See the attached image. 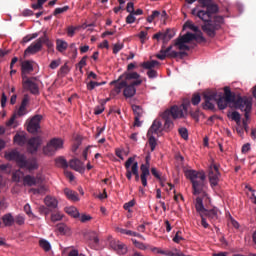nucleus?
<instances>
[{
	"instance_id": "nucleus-1",
	"label": "nucleus",
	"mask_w": 256,
	"mask_h": 256,
	"mask_svg": "<svg viewBox=\"0 0 256 256\" xmlns=\"http://www.w3.org/2000/svg\"><path fill=\"white\" fill-rule=\"evenodd\" d=\"M212 1L213 0H198L205 10L193 8L191 14L205 22V24L202 25V31L206 33L208 37L213 39L217 34L216 32L221 29L224 18L223 16H217V13H219V6H217V4H212Z\"/></svg>"
},
{
	"instance_id": "nucleus-2",
	"label": "nucleus",
	"mask_w": 256,
	"mask_h": 256,
	"mask_svg": "<svg viewBox=\"0 0 256 256\" xmlns=\"http://www.w3.org/2000/svg\"><path fill=\"white\" fill-rule=\"evenodd\" d=\"M120 79L124 80L116 84V93H121V89H124V97H135V93H137L136 87H139V85L143 83V80H141V75H139L137 72H124L123 76H120Z\"/></svg>"
},
{
	"instance_id": "nucleus-3",
	"label": "nucleus",
	"mask_w": 256,
	"mask_h": 256,
	"mask_svg": "<svg viewBox=\"0 0 256 256\" xmlns=\"http://www.w3.org/2000/svg\"><path fill=\"white\" fill-rule=\"evenodd\" d=\"M8 161H15L20 169H27V171H35L39 169V162L37 158L31 157L27 159V156L19 153L17 150H12L5 154Z\"/></svg>"
},
{
	"instance_id": "nucleus-4",
	"label": "nucleus",
	"mask_w": 256,
	"mask_h": 256,
	"mask_svg": "<svg viewBox=\"0 0 256 256\" xmlns=\"http://www.w3.org/2000/svg\"><path fill=\"white\" fill-rule=\"evenodd\" d=\"M202 96L204 99L202 108L206 111H215V103L221 111L227 109V106L229 105V102L223 96L217 95V91L206 90L203 92Z\"/></svg>"
},
{
	"instance_id": "nucleus-5",
	"label": "nucleus",
	"mask_w": 256,
	"mask_h": 256,
	"mask_svg": "<svg viewBox=\"0 0 256 256\" xmlns=\"http://www.w3.org/2000/svg\"><path fill=\"white\" fill-rule=\"evenodd\" d=\"M187 178L192 183V193L193 195H201V193H205V172H199L195 170H189L186 173Z\"/></svg>"
},
{
	"instance_id": "nucleus-6",
	"label": "nucleus",
	"mask_w": 256,
	"mask_h": 256,
	"mask_svg": "<svg viewBox=\"0 0 256 256\" xmlns=\"http://www.w3.org/2000/svg\"><path fill=\"white\" fill-rule=\"evenodd\" d=\"M191 107V102H184L181 106H172L170 109L164 111L168 117L172 119H183L187 115V111Z\"/></svg>"
},
{
	"instance_id": "nucleus-7",
	"label": "nucleus",
	"mask_w": 256,
	"mask_h": 256,
	"mask_svg": "<svg viewBox=\"0 0 256 256\" xmlns=\"http://www.w3.org/2000/svg\"><path fill=\"white\" fill-rule=\"evenodd\" d=\"M235 109H239L240 111H244L245 119H249V114L251 113V109H253V101L249 97H241L238 96L236 101L234 102Z\"/></svg>"
},
{
	"instance_id": "nucleus-8",
	"label": "nucleus",
	"mask_w": 256,
	"mask_h": 256,
	"mask_svg": "<svg viewBox=\"0 0 256 256\" xmlns=\"http://www.w3.org/2000/svg\"><path fill=\"white\" fill-rule=\"evenodd\" d=\"M59 149H63V140L60 138H53L43 147V153L48 157H51L57 153Z\"/></svg>"
},
{
	"instance_id": "nucleus-9",
	"label": "nucleus",
	"mask_w": 256,
	"mask_h": 256,
	"mask_svg": "<svg viewBox=\"0 0 256 256\" xmlns=\"http://www.w3.org/2000/svg\"><path fill=\"white\" fill-rule=\"evenodd\" d=\"M221 212L217 208H212L210 210L204 211L203 215L201 216L202 225H209V223H217L219 221V216Z\"/></svg>"
},
{
	"instance_id": "nucleus-10",
	"label": "nucleus",
	"mask_w": 256,
	"mask_h": 256,
	"mask_svg": "<svg viewBox=\"0 0 256 256\" xmlns=\"http://www.w3.org/2000/svg\"><path fill=\"white\" fill-rule=\"evenodd\" d=\"M107 241L109 243V247H111L117 255H127L128 248L125 243L113 238V236H108Z\"/></svg>"
},
{
	"instance_id": "nucleus-11",
	"label": "nucleus",
	"mask_w": 256,
	"mask_h": 256,
	"mask_svg": "<svg viewBox=\"0 0 256 256\" xmlns=\"http://www.w3.org/2000/svg\"><path fill=\"white\" fill-rule=\"evenodd\" d=\"M22 87L25 91H30L32 95H39V85L36 77L22 78Z\"/></svg>"
},
{
	"instance_id": "nucleus-12",
	"label": "nucleus",
	"mask_w": 256,
	"mask_h": 256,
	"mask_svg": "<svg viewBox=\"0 0 256 256\" xmlns=\"http://www.w3.org/2000/svg\"><path fill=\"white\" fill-rule=\"evenodd\" d=\"M145 164H141L140 166V178H141V184L143 187H147V177L151 175V171H149V168L151 167V155H147L145 157Z\"/></svg>"
},
{
	"instance_id": "nucleus-13",
	"label": "nucleus",
	"mask_w": 256,
	"mask_h": 256,
	"mask_svg": "<svg viewBox=\"0 0 256 256\" xmlns=\"http://www.w3.org/2000/svg\"><path fill=\"white\" fill-rule=\"evenodd\" d=\"M41 121H43V115L36 114L34 115L27 125V131L28 133H32V135H35V133H39L41 129Z\"/></svg>"
},
{
	"instance_id": "nucleus-14",
	"label": "nucleus",
	"mask_w": 256,
	"mask_h": 256,
	"mask_svg": "<svg viewBox=\"0 0 256 256\" xmlns=\"http://www.w3.org/2000/svg\"><path fill=\"white\" fill-rule=\"evenodd\" d=\"M208 179L212 189H215L219 185L221 173H219V167L217 165L213 164L209 167Z\"/></svg>"
},
{
	"instance_id": "nucleus-15",
	"label": "nucleus",
	"mask_w": 256,
	"mask_h": 256,
	"mask_svg": "<svg viewBox=\"0 0 256 256\" xmlns=\"http://www.w3.org/2000/svg\"><path fill=\"white\" fill-rule=\"evenodd\" d=\"M42 143H43V140L39 136H35L28 139L26 142V149L28 153H31V155H33L34 153H37Z\"/></svg>"
},
{
	"instance_id": "nucleus-16",
	"label": "nucleus",
	"mask_w": 256,
	"mask_h": 256,
	"mask_svg": "<svg viewBox=\"0 0 256 256\" xmlns=\"http://www.w3.org/2000/svg\"><path fill=\"white\" fill-rule=\"evenodd\" d=\"M163 123L160 120H154L149 128L148 135H161L163 133Z\"/></svg>"
},
{
	"instance_id": "nucleus-17",
	"label": "nucleus",
	"mask_w": 256,
	"mask_h": 256,
	"mask_svg": "<svg viewBox=\"0 0 256 256\" xmlns=\"http://www.w3.org/2000/svg\"><path fill=\"white\" fill-rule=\"evenodd\" d=\"M29 101H30L29 95L25 94L22 99L19 109L15 113L16 117H23V116L27 115V113H28L27 106L29 105Z\"/></svg>"
},
{
	"instance_id": "nucleus-18",
	"label": "nucleus",
	"mask_w": 256,
	"mask_h": 256,
	"mask_svg": "<svg viewBox=\"0 0 256 256\" xmlns=\"http://www.w3.org/2000/svg\"><path fill=\"white\" fill-rule=\"evenodd\" d=\"M33 64L29 60H25L21 64V77L22 79L25 77H29L27 75H31L33 73Z\"/></svg>"
},
{
	"instance_id": "nucleus-19",
	"label": "nucleus",
	"mask_w": 256,
	"mask_h": 256,
	"mask_svg": "<svg viewBox=\"0 0 256 256\" xmlns=\"http://www.w3.org/2000/svg\"><path fill=\"white\" fill-rule=\"evenodd\" d=\"M68 167L70 169H73L74 171H77L78 173H84L85 171V166H83V162L79 160L78 158H73L72 160L69 161Z\"/></svg>"
},
{
	"instance_id": "nucleus-20",
	"label": "nucleus",
	"mask_w": 256,
	"mask_h": 256,
	"mask_svg": "<svg viewBox=\"0 0 256 256\" xmlns=\"http://www.w3.org/2000/svg\"><path fill=\"white\" fill-rule=\"evenodd\" d=\"M42 49H43V44L41 42V38H38L25 50V53H30L31 55H35V53H39V51H41Z\"/></svg>"
},
{
	"instance_id": "nucleus-21",
	"label": "nucleus",
	"mask_w": 256,
	"mask_h": 256,
	"mask_svg": "<svg viewBox=\"0 0 256 256\" xmlns=\"http://www.w3.org/2000/svg\"><path fill=\"white\" fill-rule=\"evenodd\" d=\"M167 113H162L161 117L164 121L163 131L166 133H169V131H173V127H175V124L173 123V118L167 116Z\"/></svg>"
},
{
	"instance_id": "nucleus-22",
	"label": "nucleus",
	"mask_w": 256,
	"mask_h": 256,
	"mask_svg": "<svg viewBox=\"0 0 256 256\" xmlns=\"http://www.w3.org/2000/svg\"><path fill=\"white\" fill-rule=\"evenodd\" d=\"M133 163H136L135 157H129L124 164V167L126 169V178L128 179V181H131V179H133Z\"/></svg>"
},
{
	"instance_id": "nucleus-23",
	"label": "nucleus",
	"mask_w": 256,
	"mask_h": 256,
	"mask_svg": "<svg viewBox=\"0 0 256 256\" xmlns=\"http://www.w3.org/2000/svg\"><path fill=\"white\" fill-rule=\"evenodd\" d=\"M44 203L48 209H57L59 205V201L53 196H46L44 198Z\"/></svg>"
},
{
	"instance_id": "nucleus-24",
	"label": "nucleus",
	"mask_w": 256,
	"mask_h": 256,
	"mask_svg": "<svg viewBox=\"0 0 256 256\" xmlns=\"http://www.w3.org/2000/svg\"><path fill=\"white\" fill-rule=\"evenodd\" d=\"M228 103H234L237 101L235 93L231 92V88L228 86L224 87V96H222Z\"/></svg>"
},
{
	"instance_id": "nucleus-25",
	"label": "nucleus",
	"mask_w": 256,
	"mask_h": 256,
	"mask_svg": "<svg viewBox=\"0 0 256 256\" xmlns=\"http://www.w3.org/2000/svg\"><path fill=\"white\" fill-rule=\"evenodd\" d=\"M171 49H173V46H169L166 49L164 47H162V49L160 50V52L156 55L157 59H160V61H165V59H167V57L169 59H171Z\"/></svg>"
},
{
	"instance_id": "nucleus-26",
	"label": "nucleus",
	"mask_w": 256,
	"mask_h": 256,
	"mask_svg": "<svg viewBox=\"0 0 256 256\" xmlns=\"http://www.w3.org/2000/svg\"><path fill=\"white\" fill-rule=\"evenodd\" d=\"M115 231L116 233H120V235H128L129 237H141V234L129 229L122 228L121 226H116Z\"/></svg>"
},
{
	"instance_id": "nucleus-27",
	"label": "nucleus",
	"mask_w": 256,
	"mask_h": 256,
	"mask_svg": "<svg viewBox=\"0 0 256 256\" xmlns=\"http://www.w3.org/2000/svg\"><path fill=\"white\" fill-rule=\"evenodd\" d=\"M148 249H150V251L153 252L154 255H166V256H174L175 255V253L172 252L171 250H163L159 247L149 246Z\"/></svg>"
},
{
	"instance_id": "nucleus-28",
	"label": "nucleus",
	"mask_w": 256,
	"mask_h": 256,
	"mask_svg": "<svg viewBox=\"0 0 256 256\" xmlns=\"http://www.w3.org/2000/svg\"><path fill=\"white\" fill-rule=\"evenodd\" d=\"M64 194L69 199V201L77 202L79 201V194L76 191H73L69 188L64 189Z\"/></svg>"
},
{
	"instance_id": "nucleus-29",
	"label": "nucleus",
	"mask_w": 256,
	"mask_h": 256,
	"mask_svg": "<svg viewBox=\"0 0 256 256\" xmlns=\"http://www.w3.org/2000/svg\"><path fill=\"white\" fill-rule=\"evenodd\" d=\"M68 47H69V44L67 43V41L63 39L56 40V49L59 53H65Z\"/></svg>"
},
{
	"instance_id": "nucleus-30",
	"label": "nucleus",
	"mask_w": 256,
	"mask_h": 256,
	"mask_svg": "<svg viewBox=\"0 0 256 256\" xmlns=\"http://www.w3.org/2000/svg\"><path fill=\"white\" fill-rule=\"evenodd\" d=\"M195 207H196V211H197V213H199L200 217H202V215L205 213V211H207V209H205V206L203 205V198H201V197L196 198Z\"/></svg>"
},
{
	"instance_id": "nucleus-31",
	"label": "nucleus",
	"mask_w": 256,
	"mask_h": 256,
	"mask_svg": "<svg viewBox=\"0 0 256 256\" xmlns=\"http://www.w3.org/2000/svg\"><path fill=\"white\" fill-rule=\"evenodd\" d=\"M27 136L25 134H16L14 136V143L19 145L20 147H23V145H27Z\"/></svg>"
},
{
	"instance_id": "nucleus-32",
	"label": "nucleus",
	"mask_w": 256,
	"mask_h": 256,
	"mask_svg": "<svg viewBox=\"0 0 256 256\" xmlns=\"http://www.w3.org/2000/svg\"><path fill=\"white\" fill-rule=\"evenodd\" d=\"M56 167H60L61 169H67L69 167V163L65 157L60 156L55 159Z\"/></svg>"
},
{
	"instance_id": "nucleus-33",
	"label": "nucleus",
	"mask_w": 256,
	"mask_h": 256,
	"mask_svg": "<svg viewBox=\"0 0 256 256\" xmlns=\"http://www.w3.org/2000/svg\"><path fill=\"white\" fill-rule=\"evenodd\" d=\"M65 213H67V215H70V217H73L74 219H79L80 213L75 206L66 207Z\"/></svg>"
},
{
	"instance_id": "nucleus-34",
	"label": "nucleus",
	"mask_w": 256,
	"mask_h": 256,
	"mask_svg": "<svg viewBox=\"0 0 256 256\" xmlns=\"http://www.w3.org/2000/svg\"><path fill=\"white\" fill-rule=\"evenodd\" d=\"M23 184L28 187H33V185H37V178L31 175H26L23 178Z\"/></svg>"
},
{
	"instance_id": "nucleus-35",
	"label": "nucleus",
	"mask_w": 256,
	"mask_h": 256,
	"mask_svg": "<svg viewBox=\"0 0 256 256\" xmlns=\"http://www.w3.org/2000/svg\"><path fill=\"white\" fill-rule=\"evenodd\" d=\"M85 237H88L90 241H93L96 245H99V235L95 231H88L85 233Z\"/></svg>"
},
{
	"instance_id": "nucleus-36",
	"label": "nucleus",
	"mask_w": 256,
	"mask_h": 256,
	"mask_svg": "<svg viewBox=\"0 0 256 256\" xmlns=\"http://www.w3.org/2000/svg\"><path fill=\"white\" fill-rule=\"evenodd\" d=\"M157 65H159V61L152 60V61L143 62L141 64V67H143V69H148V71H150V70L154 69V67H157Z\"/></svg>"
},
{
	"instance_id": "nucleus-37",
	"label": "nucleus",
	"mask_w": 256,
	"mask_h": 256,
	"mask_svg": "<svg viewBox=\"0 0 256 256\" xmlns=\"http://www.w3.org/2000/svg\"><path fill=\"white\" fill-rule=\"evenodd\" d=\"M178 40L182 41L183 43H191V41L195 40V34H193L191 32H187L182 37H179Z\"/></svg>"
},
{
	"instance_id": "nucleus-38",
	"label": "nucleus",
	"mask_w": 256,
	"mask_h": 256,
	"mask_svg": "<svg viewBox=\"0 0 256 256\" xmlns=\"http://www.w3.org/2000/svg\"><path fill=\"white\" fill-rule=\"evenodd\" d=\"M132 173L135 177V181L139 182L141 181V175H139V163L136 161L132 165Z\"/></svg>"
},
{
	"instance_id": "nucleus-39",
	"label": "nucleus",
	"mask_w": 256,
	"mask_h": 256,
	"mask_svg": "<svg viewBox=\"0 0 256 256\" xmlns=\"http://www.w3.org/2000/svg\"><path fill=\"white\" fill-rule=\"evenodd\" d=\"M174 37H175V31L171 29H167L165 32H162L163 41H171V39Z\"/></svg>"
},
{
	"instance_id": "nucleus-40",
	"label": "nucleus",
	"mask_w": 256,
	"mask_h": 256,
	"mask_svg": "<svg viewBox=\"0 0 256 256\" xmlns=\"http://www.w3.org/2000/svg\"><path fill=\"white\" fill-rule=\"evenodd\" d=\"M40 39H41L42 45L44 43V45H46V47H48V49L50 51H54L53 50V42H51V40H49V37L47 36V33H44V36L40 37Z\"/></svg>"
},
{
	"instance_id": "nucleus-41",
	"label": "nucleus",
	"mask_w": 256,
	"mask_h": 256,
	"mask_svg": "<svg viewBox=\"0 0 256 256\" xmlns=\"http://www.w3.org/2000/svg\"><path fill=\"white\" fill-rule=\"evenodd\" d=\"M30 193H33V195H45V193H47V188L42 185L38 188H31Z\"/></svg>"
},
{
	"instance_id": "nucleus-42",
	"label": "nucleus",
	"mask_w": 256,
	"mask_h": 256,
	"mask_svg": "<svg viewBox=\"0 0 256 256\" xmlns=\"http://www.w3.org/2000/svg\"><path fill=\"white\" fill-rule=\"evenodd\" d=\"M39 247H41V249H43L46 253L51 251V243L45 239L39 240Z\"/></svg>"
},
{
	"instance_id": "nucleus-43",
	"label": "nucleus",
	"mask_w": 256,
	"mask_h": 256,
	"mask_svg": "<svg viewBox=\"0 0 256 256\" xmlns=\"http://www.w3.org/2000/svg\"><path fill=\"white\" fill-rule=\"evenodd\" d=\"M24 177H25V174L21 172V170H16L12 174V181L19 183L22 179H24Z\"/></svg>"
},
{
	"instance_id": "nucleus-44",
	"label": "nucleus",
	"mask_w": 256,
	"mask_h": 256,
	"mask_svg": "<svg viewBox=\"0 0 256 256\" xmlns=\"http://www.w3.org/2000/svg\"><path fill=\"white\" fill-rule=\"evenodd\" d=\"M147 138L151 151H155V147H157V139L155 136H153V134H147Z\"/></svg>"
},
{
	"instance_id": "nucleus-45",
	"label": "nucleus",
	"mask_w": 256,
	"mask_h": 256,
	"mask_svg": "<svg viewBox=\"0 0 256 256\" xmlns=\"http://www.w3.org/2000/svg\"><path fill=\"white\" fill-rule=\"evenodd\" d=\"M2 221L4 225H13V223H15V218H13V215H11V213H8L2 217Z\"/></svg>"
},
{
	"instance_id": "nucleus-46",
	"label": "nucleus",
	"mask_w": 256,
	"mask_h": 256,
	"mask_svg": "<svg viewBox=\"0 0 256 256\" xmlns=\"http://www.w3.org/2000/svg\"><path fill=\"white\" fill-rule=\"evenodd\" d=\"M132 243L137 249H140L141 251H146V249H149V245H146L143 242H139L137 239H132Z\"/></svg>"
},
{
	"instance_id": "nucleus-47",
	"label": "nucleus",
	"mask_w": 256,
	"mask_h": 256,
	"mask_svg": "<svg viewBox=\"0 0 256 256\" xmlns=\"http://www.w3.org/2000/svg\"><path fill=\"white\" fill-rule=\"evenodd\" d=\"M184 29H190V31H194V33H198V31H201L199 30L198 26H196L195 24H193L192 21L189 20L185 22Z\"/></svg>"
},
{
	"instance_id": "nucleus-48",
	"label": "nucleus",
	"mask_w": 256,
	"mask_h": 256,
	"mask_svg": "<svg viewBox=\"0 0 256 256\" xmlns=\"http://www.w3.org/2000/svg\"><path fill=\"white\" fill-rule=\"evenodd\" d=\"M58 233L61 235H71V228L67 225H62L57 228Z\"/></svg>"
},
{
	"instance_id": "nucleus-49",
	"label": "nucleus",
	"mask_w": 256,
	"mask_h": 256,
	"mask_svg": "<svg viewBox=\"0 0 256 256\" xmlns=\"http://www.w3.org/2000/svg\"><path fill=\"white\" fill-rule=\"evenodd\" d=\"M232 121H235L236 125H241V114L239 112L234 111L231 113V115H228Z\"/></svg>"
},
{
	"instance_id": "nucleus-50",
	"label": "nucleus",
	"mask_w": 256,
	"mask_h": 256,
	"mask_svg": "<svg viewBox=\"0 0 256 256\" xmlns=\"http://www.w3.org/2000/svg\"><path fill=\"white\" fill-rule=\"evenodd\" d=\"M151 174L153 175V177H155V179H158V181H160V183H163V181H165V177L161 176V172H159L157 170V168L152 167L151 168Z\"/></svg>"
},
{
	"instance_id": "nucleus-51",
	"label": "nucleus",
	"mask_w": 256,
	"mask_h": 256,
	"mask_svg": "<svg viewBox=\"0 0 256 256\" xmlns=\"http://www.w3.org/2000/svg\"><path fill=\"white\" fill-rule=\"evenodd\" d=\"M194 41L198 42V43H207V39L205 37H203V32L198 31L196 32V34H194Z\"/></svg>"
},
{
	"instance_id": "nucleus-52",
	"label": "nucleus",
	"mask_w": 256,
	"mask_h": 256,
	"mask_svg": "<svg viewBox=\"0 0 256 256\" xmlns=\"http://www.w3.org/2000/svg\"><path fill=\"white\" fill-rule=\"evenodd\" d=\"M170 59H177V57H180V59H183L184 57H187V52H177V51H171L169 54Z\"/></svg>"
},
{
	"instance_id": "nucleus-53",
	"label": "nucleus",
	"mask_w": 256,
	"mask_h": 256,
	"mask_svg": "<svg viewBox=\"0 0 256 256\" xmlns=\"http://www.w3.org/2000/svg\"><path fill=\"white\" fill-rule=\"evenodd\" d=\"M176 47H178V49L180 51H189V49H191L187 44H185V42L177 39L176 43H175Z\"/></svg>"
},
{
	"instance_id": "nucleus-54",
	"label": "nucleus",
	"mask_w": 256,
	"mask_h": 256,
	"mask_svg": "<svg viewBox=\"0 0 256 256\" xmlns=\"http://www.w3.org/2000/svg\"><path fill=\"white\" fill-rule=\"evenodd\" d=\"M161 17V12L159 10H154L150 16L147 17L148 23H153L155 19Z\"/></svg>"
},
{
	"instance_id": "nucleus-55",
	"label": "nucleus",
	"mask_w": 256,
	"mask_h": 256,
	"mask_svg": "<svg viewBox=\"0 0 256 256\" xmlns=\"http://www.w3.org/2000/svg\"><path fill=\"white\" fill-rule=\"evenodd\" d=\"M101 85H105V82L90 81L87 83V89H88V91H93V89H95V87H101Z\"/></svg>"
},
{
	"instance_id": "nucleus-56",
	"label": "nucleus",
	"mask_w": 256,
	"mask_h": 256,
	"mask_svg": "<svg viewBox=\"0 0 256 256\" xmlns=\"http://www.w3.org/2000/svg\"><path fill=\"white\" fill-rule=\"evenodd\" d=\"M132 110L135 117H143V108L139 105H132Z\"/></svg>"
},
{
	"instance_id": "nucleus-57",
	"label": "nucleus",
	"mask_w": 256,
	"mask_h": 256,
	"mask_svg": "<svg viewBox=\"0 0 256 256\" xmlns=\"http://www.w3.org/2000/svg\"><path fill=\"white\" fill-rule=\"evenodd\" d=\"M178 133H179L180 137H182V139H184V141H187V139H189V131L187 130V128H185V127L179 128Z\"/></svg>"
},
{
	"instance_id": "nucleus-58",
	"label": "nucleus",
	"mask_w": 256,
	"mask_h": 256,
	"mask_svg": "<svg viewBox=\"0 0 256 256\" xmlns=\"http://www.w3.org/2000/svg\"><path fill=\"white\" fill-rule=\"evenodd\" d=\"M78 219L81 223H89V221H91V219H93V217H91V215H87V214H79Z\"/></svg>"
},
{
	"instance_id": "nucleus-59",
	"label": "nucleus",
	"mask_w": 256,
	"mask_h": 256,
	"mask_svg": "<svg viewBox=\"0 0 256 256\" xmlns=\"http://www.w3.org/2000/svg\"><path fill=\"white\" fill-rule=\"evenodd\" d=\"M87 65V56H83L82 59L77 64L80 73H83V68Z\"/></svg>"
},
{
	"instance_id": "nucleus-60",
	"label": "nucleus",
	"mask_w": 256,
	"mask_h": 256,
	"mask_svg": "<svg viewBox=\"0 0 256 256\" xmlns=\"http://www.w3.org/2000/svg\"><path fill=\"white\" fill-rule=\"evenodd\" d=\"M45 3H47V0H37L36 4H32V9L36 11L39 9H43V5H45Z\"/></svg>"
},
{
	"instance_id": "nucleus-61",
	"label": "nucleus",
	"mask_w": 256,
	"mask_h": 256,
	"mask_svg": "<svg viewBox=\"0 0 256 256\" xmlns=\"http://www.w3.org/2000/svg\"><path fill=\"white\" fill-rule=\"evenodd\" d=\"M69 9V6H64L62 8H56L53 12L54 17H57V15H61L62 13H67V10Z\"/></svg>"
},
{
	"instance_id": "nucleus-62",
	"label": "nucleus",
	"mask_w": 256,
	"mask_h": 256,
	"mask_svg": "<svg viewBox=\"0 0 256 256\" xmlns=\"http://www.w3.org/2000/svg\"><path fill=\"white\" fill-rule=\"evenodd\" d=\"M191 103L194 106L199 105V103H201V95L193 94L192 99H191Z\"/></svg>"
},
{
	"instance_id": "nucleus-63",
	"label": "nucleus",
	"mask_w": 256,
	"mask_h": 256,
	"mask_svg": "<svg viewBox=\"0 0 256 256\" xmlns=\"http://www.w3.org/2000/svg\"><path fill=\"white\" fill-rule=\"evenodd\" d=\"M69 71H71V69H69V66L67 65V63H65L59 70V75L65 76L67 75V73H69Z\"/></svg>"
},
{
	"instance_id": "nucleus-64",
	"label": "nucleus",
	"mask_w": 256,
	"mask_h": 256,
	"mask_svg": "<svg viewBox=\"0 0 256 256\" xmlns=\"http://www.w3.org/2000/svg\"><path fill=\"white\" fill-rule=\"evenodd\" d=\"M123 207L125 211L131 213V207H135V200H130L129 202L125 203Z\"/></svg>"
}]
</instances>
